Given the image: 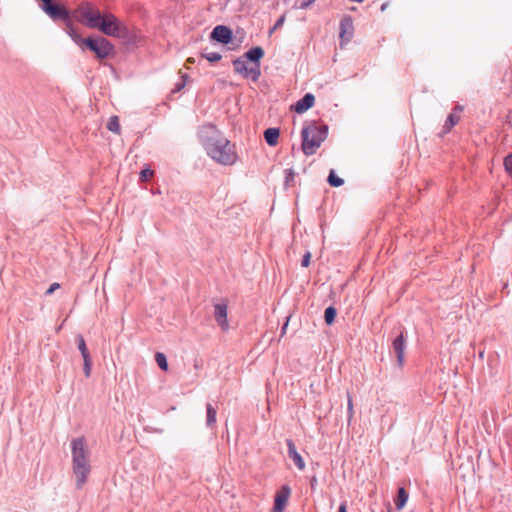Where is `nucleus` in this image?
<instances>
[{
  "instance_id": "nucleus-1",
  "label": "nucleus",
  "mask_w": 512,
  "mask_h": 512,
  "mask_svg": "<svg viewBox=\"0 0 512 512\" xmlns=\"http://www.w3.org/2000/svg\"><path fill=\"white\" fill-rule=\"evenodd\" d=\"M198 136L207 155L214 161L225 166L236 162L238 155L235 152V145L221 135L216 125L209 123L202 126Z\"/></svg>"
},
{
  "instance_id": "nucleus-2",
  "label": "nucleus",
  "mask_w": 512,
  "mask_h": 512,
  "mask_svg": "<svg viewBox=\"0 0 512 512\" xmlns=\"http://www.w3.org/2000/svg\"><path fill=\"white\" fill-rule=\"evenodd\" d=\"M77 11L82 22L90 29H97L106 36L113 37L122 22L111 12L101 13L94 9L89 2H82Z\"/></svg>"
},
{
  "instance_id": "nucleus-3",
  "label": "nucleus",
  "mask_w": 512,
  "mask_h": 512,
  "mask_svg": "<svg viewBox=\"0 0 512 512\" xmlns=\"http://www.w3.org/2000/svg\"><path fill=\"white\" fill-rule=\"evenodd\" d=\"M71 451L72 468L76 477V486L80 489L87 482L88 475L91 471L89 452L84 437L74 438L71 441Z\"/></svg>"
},
{
  "instance_id": "nucleus-4",
  "label": "nucleus",
  "mask_w": 512,
  "mask_h": 512,
  "mask_svg": "<svg viewBox=\"0 0 512 512\" xmlns=\"http://www.w3.org/2000/svg\"><path fill=\"white\" fill-rule=\"evenodd\" d=\"M328 136V125L322 123L321 125L313 124L305 126L301 131V149L306 156L313 155L316 150L321 146L322 142Z\"/></svg>"
},
{
  "instance_id": "nucleus-5",
  "label": "nucleus",
  "mask_w": 512,
  "mask_h": 512,
  "mask_svg": "<svg viewBox=\"0 0 512 512\" xmlns=\"http://www.w3.org/2000/svg\"><path fill=\"white\" fill-rule=\"evenodd\" d=\"M46 15H48L54 22L63 21L66 26V32L69 37L73 40L75 44H77L80 49H82L85 38H83L75 28L71 11L62 3L57 2L51 7H47L46 10L43 11Z\"/></svg>"
},
{
  "instance_id": "nucleus-6",
  "label": "nucleus",
  "mask_w": 512,
  "mask_h": 512,
  "mask_svg": "<svg viewBox=\"0 0 512 512\" xmlns=\"http://www.w3.org/2000/svg\"><path fill=\"white\" fill-rule=\"evenodd\" d=\"M81 50L92 52L95 58L100 62L116 55L114 44L106 37L100 35L85 37V42Z\"/></svg>"
},
{
  "instance_id": "nucleus-7",
  "label": "nucleus",
  "mask_w": 512,
  "mask_h": 512,
  "mask_svg": "<svg viewBox=\"0 0 512 512\" xmlns=\"http://www.w3.org/2000/svg\"><path fill=\"white\" fill-rule=\"evenodd\" d=\"M407 346V332L404 327L400 328L399 333L392 340L391 348L396 356L398 367L402 368L405 360V350Z\"/></svg>"
},
{
  "instance_id": "nucleus-8",
  "label": "nucleus",
  "mask_w": 512,
  "mask_h": 512,
  "mask_svg": "<svg viewBox=\"0 0 512 512\" xmlns=\"http://www.w3.org/2000/svg\"><path fill=\"white\" fill-rule=\"evenodd\" d=\"M233 69L236 74H240L245 79H251L253 82H257L261 76V64L245 65L240 59H234L232 61Z\"/></svg>"
},
{
  "instance_id": "nucleus-9",
  "label": "nucleus",
  "mask_w": 512,
  "mask_h": 512,
  "mask_svg": "<svg viewBox=\"0 0 512 512\" xmlns=\"http://www.w3.org/2000/svg\"><path fill=\"white\" fill-rule=\"evenodd\" d=\"M209 39L211 42L226 46L234 40L233 30L227 25H216L210 32Z\"/></svg>"
},
{
  "instance_id": "nucleus-10",
  "label": "nucleus",
  "mask_w": 512,
  "mask_h": 512,
  "mask_svg": "<svg viewBox=\"0 0 512 512\" xmlns=\"http://www.w3.org/2000/svg\"><path fill=\"white\" fill-rule=\"evenodd\" d=\"M291 495V488L283 484L274 496L273 512H283Z\"/></svg>"
},
{
  "instance_id": "nucleus-11",
  "label": "nucleus",
  "mask_w": 512,
  "mask_h": 512,
  "mask_svg": "<svg viewBox=\"0 0 512 512\" xmlns=\"http://www.w3.org/2000/svg\"><path fill=\"white\" fill-rule=\"evenodd\" d=\"M264 55L265 51L261 46H253L236 59L242 60L243 64L245 65H247V63H250V65H254L261 64V60L264 57Z\"/></svg>"
},
{
  "instance_id": "nucleus-12",
  "label": "nucleus",
  "mask_w": 512,
  "mask_h": 512,
  "mask_svg": "<svg viewBox=\"0 0 512 512\" xmlns=\"http://www.w3.org/2000/svg\"><path fill=\"white\" fill-rule=\"evenodd\" d=\"M339 37L341 42H349L353 37L354 26L353 18L350 15H345L340 21Z\"/></svg>"
},
{
  "instance_id": "nucleus-13",
  "label": "nucleus",
  "mask_w": 512,
  "mask_h": 512,
  "mask_svg": "<svg viewBox=\"0 0 512 512\" xmlns=\"http://www.w3.org/2000/svg\"><path fill=\"white\" fill-rule=\"evenodd\" d=\"M228 306L227 303H216L214 305V318L217 324L221 327L223 331H226L229 328L228 319Z\"/></svg>"
},
{
  "instance_id": "nucleus-14",
  "label": "nucleus",
  "mask_w": 512,
  "mask_h": 512,
  "mask_svg": "<svg viewBox=\"0 0 512 512\" xmlns=\"http://www.w3.org/2000/svg\"><path fill=\"white\" fill-rule=\"evenodd\" d=\"M115 38H119L123 40L126 45H135L138 42L137 34L129 29L125 24H121L120 27L116 30L114 36Z\"/></svg>"
},
{
  "instance_id": "nucleus-15",
  "label": "nucleus",
  "mask_w": 512,
  "mask_h": 512,
  "mask_svg": "<svg viewBox=\"0 0 512 512\" xmlns=\"http://www.w3.org/2000/svg\"><path fill=\"white\" fill-rule=\"evenodd\" d=\"M315 104V96L312 93H306L295 104L291 106V110L297 114H303L312 108Z\"/></svg>"
},
{
  "instance_id": "nucleus-16",
  "label": "nucleus",
  "mask_w": 512,
  "mask_h": 512,
  "mask_svg": "<svg viewBox=\"0 0 512 512\" xmlns=\"http://www.w3.org/2000/svg\"><path fill=\"white\" fill-rule=\"evenodd\" d=\"M286 445L288 448V457L292 459L295 466L300 470L303 471L305 469V461L303 457L298 453L296 449V445L292 439H286Z\"/></svg>"
},
{
  "instance_id": "nucleus-17",
  "label": "nucleus",
  "mask_w": 512,
  "mask_h": 512,
  "mask_svg": "<svg viewBox=\"0 0 512 512\" xmlns=\"http://www.w3.org/2000/svg\"><path fill=\"white\" fill-rule=\"evenodd\" d=\"M263 136L267 145L274 147L278 144L280 129L277 127L267 128L264 130Z\"/></svg>"
},
{
  "instance_id": "nucleus-18",
  "label": "nucleus",
  "mask_w": 512,
  "mask_h": 512,
  "mask_svg": "<svg viewBox=\"0 0 512 512\" xmlns=\"http://www.w3.org/2000/svg\"><path fill=\"white\" fill-rule=\"evenodd\" d=\"M459 121H460V116L458 114H456L455 112H451L447 116L446 121H445V123L443 125V128H442V131H441V133H439V136L440 137H444V135L449 133L451 131V129L456 124H458Z\"/></svg>"
},
{
  "instance_id": "nucleus-19",
  "label": "nucleus",
  "mask_w": 512,
  "mask_h": 512,
  "mask_svg": "<svg viewBox=\"0 0 512 512\" xmlns=\"http://www.w3.org/2000/svg\"><path fill=\"white\" fill-rule=\"evenodd\" d=\"M409 499V493L405 489V487H398L396 497L394 498V503L397 510H402L407 501Z\"/></svg>"
},
{
  "instance_id": "nucleus-20",
  "label": "nucleus",
  "mask_w": 512,
  "mask_h": 512,
  "mask_svg": "<svg viewBox=\"0 0 512 512\" xmlns=\"http://www.w3.org/2000/svg\"><path fill=\"white\" fill-rule=\"evenodd\" d=\"M216 409L212 406L211 403L206 404V425L211 428L216 423Z\"/></svg>"
},
{
  "instance_id": "nucleus-21",
  "label": "nucleus",
  "mask_w": 512,
  "mask_h": 512,
  "mask_svg": "<svg viewBox=\"0 0 512 512\" xmlns=\"http://www.w3.org/2000/svg\"><path fill=\"white\" fill-rule=\"evenodd\" d=\"M336 317H337V309L333 305L328 306L324 311L325 324L328 326L333 325L336 320Z\"/></svg>"
},
{
  "instance_id": "nucleus-22",
  "label": "nucleus",
  "mask_w": 512,
  "mask_h": 512,
  "mask_svg": "<svg viewBox=\"0 0 512 512\" xmlns=\"http://www.w3.org/2000/svg\"><path fill=\"white\" fill-rule=\"evenodd\" d=\"M327 182L331 187H340L344 184V179L336 175L335 171L331 169L329 171Z\"/></svg>"
},
{
  "instance_id": "nucleus-23",
  "label": "nucleus",
  "mask_w": 512,
  "mask_h": 512,
  "mask_svg": "<svg viewBox=\"0 0 512 512\" xmlns=\"http://www.w3.org/2000/svg\"><path fill=\"white\" fill-rule=\"evenodd\" d=\"M76 342H77V346H78V349H79L82 357L83 358L91 357L90 352H89V350L87 348L85 339H84V337L81 334H78L76 336Z\"/></svg>"
},
{
  "instance_id": "nucleus-24",
  "label": "nucleus",
  "mask_w": 512,
  "mask_h": 512,
  "mask_svg": "<svg viewBox=\"0 0 512 512\" xmlns=\"http://www.w3.org/2000/svg\"><path fill=\"white\" fill-rule=\"evenodd\" d=\"M201 58L207 60L211 64L217 63L222 59V55L218 52H205L200 53Z\"/></svg>"
},
{
  "instance_id": "nucleus-25",
  "label": "nucleus",
  "mask_w": 512,
  "mask_h": 512,
  "mask_svg": "<svg viewBox=\"0 0 512 512\" xmlns=\"http://www.w3.org/2000/svg\"><path fill=\"white\" fill-rule=\"evenodd\" d=\"M155 361H156L158 367L162 371H167L168 370L169 365H168L167 357H166V355L164 353L156 352L155 353Z\"/></svg>"
},
{
  "instance_id": "nucleus-26",
  "label": "nucleus",
  "mask_w": 512,
  "mask_h": 512,
  "mask_svg": "<svg viewBox=\"0 0 512 512\" xmlns=\"http://www.w3.org/2000/svg\"><path fill=\"white\" fill-rule=\"evenodd\" d=\"M107 129L113 133H120V123L118 116H111L107 123Z\"/></svg>"
},
{
  "instance_id": "nucleus-27",
  "label": "nucleus",
  "mask_w": 512,
  "mask_h": 512,
  "mask_svg": "<svg viewBox=\"0 0 512 512\" xmlns=\"http://www.w3.org/2000/svg\"><path fill=\"white\" fill-rule=\"evenodd\" d=\"M154 175V171L149 167H144L139 173V180L141 182L149 181Z\"/></svg>"
},
{
  "instance_id": "nucleus-28",
  "label": "nucleus",
  "mask_w": 512,
  "mask_h": 512,
  "mask_svg": "<svg viewBox=\"0 0 512 512\" xmlns=\"http://www.w3.org/2000/svg\"><path fill=\"white\" fill-rule=\"evenodd\" d=\"M295 179V172L292 168L285 169V181L284 187L287 189L291 185H293Z\"/></svg>"
},
{
  "instance_id": "nucleus-29",
  "label": "nucleus",
  "mask_w": 512,
  "mask_h": 512,
  "mask_svg": "<svg viewBox=\"0 0 512 512\" xmlns=\"http://www.w3.org/2000/svg\"><path fill=\"white\" fill-rule=\"evenodd\" d=\"M188 78H189L188 74H183L181 76V80L175 84L171 93L174 94V93L180 92L186 86Z\"/></svg>"
},
{
  "instance_id": "nucleus-30",
  "label": "nucleus",
  "mask_w": 512,
  "mask_h": 512,
  "mask_svg": "<svg viewBox=\"0 0 512 512\" xmlns=\"http://www.w3.org/2000/svg\"><path fill=\"white\" fill-rule=\"evenodd\" d=\"M503 166H504V169L506 171V173L511 177L512 179V152L507 154L505 157H504V160H503Z\"/></svg>"
},
{
  "instance_id": "nucleus-31",
  "label": "nucleus",
  "mask_w": 512,
  "mask_h": 512,
  "mask_svg": "<svg viewBox=\"0 0 512 512\" xmlns=\"http://www.w3.org/2000/svg\"><path fill=\"white\" fill-rule=\"evenodd\" d=\"M92 369V359L91 357L83 358V372L86 377H90Z\"/></svg>"
},
{
  "instance_id": "nucleus-32",
  "label": "nucleus",
  "mask_w": 512,
  "mask_h": 512,
  "mask_svg": "<svg viewBox=\"0 0 512 512\" xmlns=\"http://www.w3.org/2000/svg\"><path fill=\"white\" fill-rule=\"evenodd\" d=\"M311 253L309 251H307L303 256H302V259H301V266L304 267V268H307L309 265H310V261H311Z\"/></svg>"
},
{
  "instance_id": "nucleus-33",
  "label": "nucleus",
  "mask_w": 512,
  "mask_h": 512,
  "mask_svg": "<svg viewBox=\"0 0 512 512\" xmlns=\"http://www.w3.org/2000/svg\"><path fill=\"white\" fill-rule=\"evenodd\" d=\"M353 402L351 396L348 394V403H347V416L348 421L350 422L353 417Z\"/></svg>"
},
{
  "instance_id": "nucleus-34",
  "label": "nucleus",
  "mask_w": 512,
  "mask_h": 512,
  "mask_svg": "<svg viewBox=\"0 0 512 512\" xmlns=\"http://www.w3.org/2000/svg\"><path fill=\"white\" fill-rule=\"evenodd\" d=\"M316 0H301L298 6H295L299 9H307L310 7Z\"/></svg>"
},
{
  "instance_id": "nucleus-35",
  "label": "nucleus",
  "mask_w": 512,
  "mask_h": 512,
  "mask_svg": "<svg viewBox=\"0 0 512 512\" xmlns=\"http://www.w3.org/2000/svg\"><path fill=\"white\" fill-rule=\"evenodd\" d=\"M58 288H60V284H59V283H57V282H54V283H52V284L49 286V288L46 290L45 294H46V295H51V294H52V293H54V291H55L56 289H58Z\"/></svg>"
},
{
  "instance_id": "nucleus-36",
  "label": "nucleus",
  "mask_w": 512,
  "mask_h": 512,
  "mask_svg": "<svg viewBox=\"0 0 512 512\" xmlns=\"http://www.w3.org/2000/svg\"><path fill=\"white\" fill-rule=\"evenodd\" d=\"M309 484H310V487L312 490L316 489V487L318 485V479H317L316 475H313L312 477H310Z\"/></svg>"
},
{
  "instance_id": "nucleus-37",
  "label": "nucleus",
  "mask_w": 512,
  "mask_h": 512,
  "mask_svg": "<svg viewBox=\"0 0 512 512\" xmlns=\"http://www.w3.org/2000/svg\"><path fill=\"white\" fill-rule=\"evenodd\" d=\"M285 21V15L280 16L274 24V28H280Z\"/></svg>"
},
{
  "instance_id": "nucleus-38",
  "label": "nucleus",
  "mask_w": 512,
  "mask_h": 512,
  "mask_svg": "<svg viewBox=\"0 0 512 512\" xmlns=\"http://www.w3.org/2000/svg\"><path fill=\"white\" fill-rule=\"evenodd\" d=\"M337 512H347V503H346V501L342 502L339 505V508H338Z\"/></svg>"
},
{
  "instance_id": "nucleus-39",
  "label": "nucleus",
  "mask_w": 512,
  "mask_h": 512,
  "mask_svg": "<svg viewBox=\"0 0 512 512\" xmlns=\"http://www.w3.org/2000/svg\"><path fill=\"white\" fill-rule=\"evenodd\" d=\"M289 318L290 317H287L286 322L283 324V326L281 328V336H283L286 333V330H287V327H288Z\"/></svg>"
},
{
  "instance_id": "nucleus-40",
  "label": "nucleus",
  "mask_w": 512,
  "mask_h": 512,
  "mask_svg": "<svg viewBox=\"0 0 512 512\" xmlns=\"http://www.w3.org/2000/svg\"><path fill=\"white\" fill-rule=\"evenodd\" d=\"M463 111V106L461 105H456L454 108H453V112H455L457 114V112H462Z\"/></svg>"
},
{
  "instance_id": "nucleus-41",
  "label": "nucleus",
  "mask_w": 512,
  "mask_h": 512,
  "mask_svg": "<svg viewBox=\"0 0 512 512\" xmlns=\"http://www.w3.org/2000/svg\"><path fill=\"white\" fill-rule=\"evenodd\" d=\"M186 63L187 64H194L195 63V59L193 57H189L187 60H186Z\"/></svg>"
},
{
  "instance_id": "nucleus-42",
  "label": "nucleus",
  "mask_w": 512,
  "mask_h": 512,
  "mask_svg": "<svg viewBox=\"0 0 512 512\" xmlns=\"http://www.w3.org/2000/svg\"><path fill=\"white\" fill-rule=\"evenodd\" d=\"M387 6H388V3H387V2L383 3V4L381 5V8H380V9H381V11H385V10H386V8H387Z\"/></svg>"
},
{
  "instance_id": "nucleus-43",
  "label": "nucleus",
  "mask_w": 512,
  "mask_h": 512,
  "mask_svg": "<svg viewBox=\"0 0 512 512\" xmlns=\"http://www.w3.org/2000/svg\"><path fill=\"white\" fill-rule=\"evenodd\" d=\"M387 512H393L390 503L387 504Z\"/></svg>"
},
{
  "instance_id": "nucleus-44",
  "label": "nucleus",
  "mask_w": 512,
  "mask_h": 512,
  "mask_svg": "<svg viewBox=\"0 0 512 512\" xmlns=\"http://www.w3.org/2000/svg\"><path fill=\"white\" fill-rule=\"evenodd\" d=\"M277 28H274V26L270 29L269 33H273Z\"/></svg>"
}]
</instances>
